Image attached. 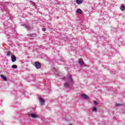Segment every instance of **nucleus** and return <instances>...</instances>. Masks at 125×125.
<instances>
[{"label": "nucleus", "instance_id": "39448f33", "mask_svg": "<svg viewBox=\"0 0 125 125\" xmlns=\"http://www.w3.org/2000/svg\"><path fill=\"white\" fill-rule=\"evenodd\" d=\"M11 59L12 62H15L16 61V57L15 55H13L11 56Z\"/></svg>", "mask_w": 125, "mask_h": 125}, {"label": "nucleus", "instance_id": "4468645a", "mask_svg": "<svg viewBox=\"0 0 125 125\" xmlns=\"http://www.w3.org/2000/svg\"><path fill=\"white\" fill-rule=\"evenodd\" d=\"M10 53H11L10 51H8V52L7 53V56H10Z\"/></svg>", "mask_w": 125, "mask_h": 125}, {"label": "nucleus", "instance_id": "9d476101", "mask_svg": "<svg viewBox=\"0 0 125 125\" xmlns=\"http://www.w3.org/2000/svg\"><path fill=\"white\" fill-rule=\"evenodd\" d=\"M1 78L3 80V81H6V80H7V78L6 77L2 75H0Z\"/></svg>", "mask_w": 125, "mask_h": 125}, {"label": "nucleus", "instance_id": "f3484780", "mask_svg": "<svg viewBox=\"0 0 125 125\" xmlns=\"http://www.w3.org/2000/svg\"><path fill=\"white\" fill-rule=\"evenodd\" d=\"M46 29L45 28H42V31H43V32H45V31H46Z\"/></svg>", "mask_w": 125, "mask_h": 125}, {"label": "nucleus", "instance_id": "6e6552de", "mask_svg": "<svg viewBox=\"0 0 125 125\" xmlns=\"http://www.w3.org/2000/svg\"><path fill=\"white\" fill-rule=\"evenodd\" d=\"M31 117H32V118H33L34 119H36L38 118V116L36 115V114H34V113L31 114Z\"/></svg>", "mask_w": 125, "mask_h": 125}, {"label": "nucleus", "instance_id": "7ed1b4c3", "mask_svg": "<svg viewBox=\"0 0 125 125\" xmlns=\"http://www.w3.org/2000/svg\"><path fill=\"white\" fill-rule=\"evenodd\" d=\"M39 101L40 102L41 105H43V104H44V99H43L42 98H39Z\"/></svg>", "mask_w": 125, "mask_h": 125}, {"label": "nucleus", "instance_id": "f03ea898", "mask_svg": "<svg viewBox=\"0 0 125 125\" xmlns=\"http://www.w3.org/2000/svg\"><path fill=\"white\" fill-rule=\"evenodd\" d=\"M35 66L37 69H40L41 67V63L39 62H35Z\"/></svg>", "mask_w": 125, "mask_h": 125}, {"label": "nucleus", "instance_id": "2eb2a0df", "mask_svg": "<svg viewBox=\"0 0 125 125\" xmlns=\"http://www.w3.org/2000/svg\"><path fill=\"white\" fill-rule=\"evenodd\" d=\"M97 110V109L96 108V107H93L92 108V111H93L94 112H95V111H96Z\"/></svg>", "mask_w": 125, "mask_h": 125}, {"label": "nucleus", "instance_id": "9b49d317", "mask_svg": "<svg viewBox=\"0 0 125 125\" xmlns=\"http://www.w3.org/2000/svg\"><path fill=\"white\" fill-rule=\"evenodd\" d=\"M24 26L27 29V30H30L31 29V27L30 26L27 25V24H24Z\"/></svg>", "mask_w": 125, "mask_h": 125}, {"label": "nucleus", "instance_id": "a211bd4d", "mask_svg": "<svg viewBox=\"0 0 125 125\" xmlns=\"http://www.w3.org/2000/svg\"><path fill=\"white\" fill-rule=\"evenodd\" d=\"M66 79V77L63 78V80H65Z\"/></svg>", "mask_w": 125, "mask_h": 125}, {"label": "nucleus", "instance_id": "aec40b11", "mask_svg": "<svg viewBox=\"0 0 125 125\" xmlns=\"http://www.w3.org/2000/svg\"><path fill=\"white\" fill-rule=\"evenodd\" d=\"M69 125H73V124H69Z\"/></svg>", "mask_w": 125, "mask_h": 125}, {"label": "nucleus", "instance_id": "f8f14e48", "mask_svg": "<svg viewBox=\"0 0 125 125\" xmlns=\"http://www.w3.org/2000/svg\"><path fill=\"white\" fill-rule=\"evenodd\" d=\"M121 10H122V11H124V10H125V7L124 5H122L121 6Z\"/></svg>", "mask_w": 125, "mask_h": 125}, {"label": "nucleus", "instance_id": "dca6fc26", "mask_svg": "<svg viewBox=\"0 0 125 125\" xmlns=\"http://www.w3.org/2000/svg\"><path fill=\"white\" fill-rule=\"evenodd\" d=\"M94 104L95 105H97V104H98L97 102L94 101Z\"/></svg>", "mask_w": 125, "mask_h": 125}, {"label": "nucleus", "instance_id": "423d86ee", "mask_svg": "<svg viewBox=\"0 0 125 125\" xmlns=\"http://www.w3.org/2000/svg\"><path fill=\"white\" fill-rule=\"evenodd\" d=\"M76 13H78V14H82L83 13V11H82L81 9H77L76 10Z\"/></svg>", "mask_w": 125, "mask_h": 125}, {"label": "nucleus", "instance_id": "20e7f679", "mask_svg": "<svg viewBox=\"0 0 125 125\" xmlns=\"http://www.w3.org/2000/svg\"><path fill=\"white\" fill-rule=\"evenodd\" d=\"M78 63H79V64H80L81 65H83V64H84L83 62V61L82 59H79Z\"/></svg>", "mask_w": 125, "mask_h": 125}, {"label": "nucleus", "instance_id": "0eeeda50", "mask_svg": "<svg viewBox=\"0 0 125 125\" xmlns=\"http://www.w3.org/2000/svg\"><path fill=\"white\" fill-rule=\"evenodd\" d=\"M81 96L83 98H84V99H88V97L86 94H83L81 95Z\"/></svg>", "mask_w": 125, "mask_h": 125}, {"label": "nucleus", "instance_id": "1a4fd4ad", "mask_svg": "<svg viewBox=\"0 0 125 125\" xmlns=\"http://www.w3.org/2000/svg\"><path fill=\"white\" fill-rule=\"evenodd\" d=\"M76 3L78 4H81V3H83V0H76Z\"/></svg>", "mask_w": 125, "mask_h": 125}, {"label": "nucleus", "instance_id": "6ab92c4d", "mask_svg": "<svg viewBox=\"0 0 125 125\" xmlns=\"http://www.w3.org/2000/svg\"><path fill=\"white\" fill-rule=\"evenodd\" d=\"M116 105H117V106H119V104H117Z\"/></svg>", "mask_w": 125, "mask_h": 125}, {"label": "nucleus", "instance_id": "f257e3e1", "mask_svg": "<svg viewBox=\"0 0 125 125\" xmlns=\"http://www.w3.org/2000/svg\"><path fill=\"white\" fill-rule=\"evenodd\" d=\"M66 80L68 81V82L65 83L64 86L65 87H69V86L73 83V78L71 75H69L66 76Z\"/></svg>", "mask_w": 125, "mask_h": 125}, {"label": "nucleus", "instance_id": "ddd939ff", "mask_svg": "<svg viewBox=\"0 0 125 125\" xmlns=\"http://www.w3.org/2000/svg\"><path fill=\"white\" fill-rule=\"evenodd\" d=\"M12 68H13V69H17V65L14 64L12 65Z\"/></svg>", "mask_w": 125, "mask_h": 125}]
</instances>
